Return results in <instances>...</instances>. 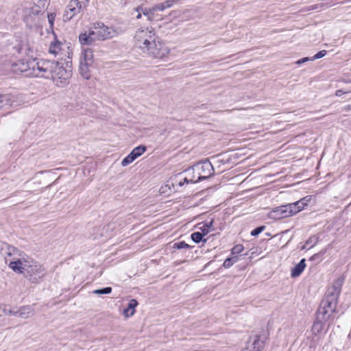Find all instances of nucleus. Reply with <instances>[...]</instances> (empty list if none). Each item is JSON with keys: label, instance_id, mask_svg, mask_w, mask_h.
I'll list each match as a JSON object with an SVG mask.
<instances>
[{"label": "nucleus", "instance_id": "46", "mask_svg": "<svg viewBox=\"0 0 351 351\" xmlns=\"http://www.w3.org/2000/svg\"><path fill=\"white\" fill-rule=\"evenodd\" d=\"M345 82H350L351 81L350 80H346Z\"/></svg>", "mask_w": 351, "mask_h": 351}, {"label": "nucleus", "instance_id": "24", "mask_svg": "<svg viewBox=\"0 0 351 351\" xmlns=\"http://www.w3.org/2000/svg\"><path fill=\"white\" fill-rule=\"evenodd\" d=\"M213 225V221L211 220L210 222L204 223L202 226H200L199 228V229L204 234V235H206L208 232L214 230Z\"/></svg>", "mask_w": 351, "mask_h": 351}, {"label": "nucleus", "instance_id": "1", "mask_svg": "<svg viewBox=\"0 0 351 351\" xmlns=\"http://www.w3.org/2000/svg\"><path fill=\"white\" fill-rule=\"evenodd\" d=\"M134 39L137 48L143 53L154 58H162L169 53V49L158 37L152 27L138 28L136 31Z\"/></svg>", "mask_w": 351, "mask_h": 351}, {"label": "nucleus", "instance_id": "42", "mask_svg": "<svg viewBox=\"0 0 351 351\" xmlns=\"http://www.w3.org/2000/svg\"><path fill=\"white\" fill-rule=\"evenodd\" d=\"M123 315L126 317H130V316H132L133 315H130V310L127 308L125 309H124L123 311Z\"/></svg>", "mask_w": 351, "mask_h": 351}, {"label": "nucleus", "instance_id": "38", "mask_svg": "<svg viewBox=\"0 0 351 351\" xmlns=\"http://www.w3.org/2000/svg\"><path fill=\"white\" fill-rule=\"evenodd\" d=\"M310 60H311V58L306 57V58H303L298 60L296 62V64L300 65V64H303L306 62L310 61Z\"/></svg>", "mask_w": 351, "mask_h": 351}, {"label": "nucleus", "instance_id": "5", "mask_svg": "<svg viewBox=\"0 0 351 351\" xmlns=\"http://www.w3.org/2000/svg\"><path fill=\"white\" fill-rule=\"evenodd\" d=\"M44 59L30 60L28 61L19 60L16 63L12 64V71L16 73H24L27 77H40L41 69L40 62Z\"/></svg>", "mask_w": 351, "mask_h": 351}, {"label": "nucleus", "instance_id": "19", "mask_svg": "<svg viewBox=\"0 0 351 351\" xmlns=\"http://www.w3.org/2000/svg\"><path fill=\"white\" fill-rule=\"evenodd\" d=\"M63 44L56 40L55 41L52 42L51 44H50V46H49V52L53 55H58L60 53V51H62Z\"/></svg>", "mask_w": 351, "mask_h": 351}, {"label": "nucleus", "instance_id": "2", "mask_svg": "<svg viewBox=\"0 0 351 351\" xmlns=\"http://www.w3.org/2000/svg\"><path fill=\"white\" fill-rule=\"evenodd\" d=\"M40 77L51 79L53 83L59 87H64L69 83L72 75V65L71 61L66 62V66L60 62L44 60L40 62Z\"/></svg>", "mask_w": 351, "mask_h": 351}, {"label": "nucleus", "instance_id": "12", "mask_svg": "<svg viewBox=\"0 0 351 351\" xmlns=\"http://www.w3.org/2000/svg\"><path fill=\"white\" fill-rule=\"evenodd\" d=\"M291 216L290 211H287L285 205H282L272 209L269 213L268 217L270 219L278 220Z\"/></svg>", "mask_w": 351, "mask_h": 351}, {"label": "nucleus", "instance_id": "3", "mask_svg": "<svg viewBox=\"0 0 351 351\" xmlns=\"http://www.w3.org/2000/svg\"><path fill=\"white\" fill-rule=\"evenodd\" d=\"M11 264L12 270L18 274H23L27 280L34 284L40 283L47 273L42 264L27 256L23 261Z\"/></svg>", "mask_w": 351, "mask_h": 351}, {"label": "nucleus", "instance_id": "8", "mask_svg": "<svg viewBox=\"0 0 351 351\" xmlns=\"http://www.w3.org/2000/svg\"><path fill=\"white\" fill-rule=\"evenodd\" d=\"M193 174L197 182L204 180L214 174V168L208 160L199 162L193 166Z\"/></svg>", "mask_w": 351, "mask_h": 351}, {"label": "nucleus", "instance_id": "30", "mask_svg": "<svg viewBox=\"0 0 351 351\" xmlns=\"http://www.w3.org/2000/svg\"><path fill=\"white\" fill-rule=\"evenodd\" d=\"M138 305V302L132 299L130 300L128 308L130 310V315H134L135 313V307Z\"/></svg>", "mask_w": 351, "mask_h": 351}, {"label": "nucleus", "instance_id": "23", "mask_svg": "<svg viewBox=\"0 0 351 351\" xmlns=\"http://www.w3.org/2000/svg\"><path fill=\"white\" fill-rule=\"evenodd\" d=\"M319 241V237L317 235L311 236L306 241L302 249L311 248L315 246Z\"/></svg>", "mask_w": 351, "mask_h": 351}, {"label": "nucleus", "instance_id": "21", "mask_svg": "<svg viewBox=\"0 0 351 351\" xmlns=\"http://www.w3.org/2000/svg\"><path fill=\"white\" fill-rule=\"evenodd\" d=\"M11 96L10 95H0V108L12 106Z\"/></svg>", "mask_w": 351, "mask_h": 351}, {"label": "nucleus", "instance_id": "40", "mask_svg": "<svg viewBox=\"0 0 351 351\" xmlns=\"http://www.w3.org/2000/svg\"><path fill=\"white\" fill-rule=\"evenodd\" d=\"M76 2H79V5H81L86 8L89 2V0H77Z\"/></svg>", "mask_w": 351, "mask_h": 351}, {"label": "nucleus", "instance_id": "28", "mask_svg": "<svg viewBox=\"0 0 351 351\" xmlns=\"http://www.w3.org/2000/svg\"><path fill=\"white\" fill-rule=\"evenodd\" d=\"M238 261V258L237 256L233 258H228L223 262V267L225 268L230 267L234 263H235Z\"/></svg>", "mask_w": 351, "mask_h": 351}, {"label": "nucleus", "instance_id": "20", "mask_svg": "<svg viewBox=\"0 0 351 351\" xmlns=\"http://www.w3.org/2000/svg\"><path fill=\"white\" fill-rule=\"evenodd\" d=\"M90 65H86V64L80 62V72L81 75L86 80H88L90 77L89 67Z\"/></svg>", "mask_w": 351, "mask_h": 351}, {"label": "nucleus", "instance_id": "14", "mask_svg": "<svg viewBox=\"0 0 351 351\" xmlns=\"http://www.w3.org/2000/svg\"><path fill=\"white\" fill-rule=\"evenodd\" d=\"M80 62L92 66L93 63V53L90 49H84L80 58Z\"/></svg>", "mask_w": 351, "mask_h": 351}, {"label": "nucleus", "instance_id": "17", "mask_svg": "<svg viewBox=\"0 0 351 351\" xmlns=\"http://www.w3.org/2000/svg\"><path fill=\"white\" fill-rule=\"evenodd\" d=\"M306 267V261L304 258H302L298 264H297L292 269H291V277L295 278L299 276L304 269Z\"/></svg>", "mask_w": 351, "mask_h": 351}, {"label": "nucleus", "instance_id": "18", "mask_svg": "<svg viewBox=\"0 0 351 351\" xmlns=\"http://www.w3.org/2000/svg\"><path fill=\"white\" fill-rule=\"evenodd\" d=\"M49 5L48 0H38L37 3L32 8V13L38 14L44 12Z\"/></svg>", "mask_w": 351, "mask_h": 351}, {"label": "nucleus", "instance_id": "11", "mask_svg": "<svg viewBox=\"0 0 351 351\" xmlns=\"http://www.w3.org/2000/svg\"><path fill=\"white\" fill-rule=\"evenodd\" d=\"M343 285V280L341 278H338L336 280L332 287L328 289L325 297L332 300L334 299L335 302L337 303L338 298L341 290V287Z\"/></svg>", "mask_w": 351, "mask_h": 351}, {"label": "nucleus", "instance_id": "35", "mask_svg": "<svg viewBox=\"0 0 351 351\" xmlns=\"http://www.w3.org/2000/svg\"><path fill=\"white\" fill-rule=\"evenodd\" d=\"M165 10V9L162 3L155 4L152 7V10L154 12V13L156 11H163Z\"/></svg>", "mask_w": 351, "mask_h": 351}, {"label": "nucleus", "instance_id": "39", "mask_svg": "<svg viewBox=\"0 0 351 351\" xmlns=\"http://www.w3.org/2000/svg\"><path fill=\"white\" fill-rule=\"evenodd\" d=\"M295 204L297 206V208L300 209V211H301L304 208V203L302 201H300V199L295 202Z\"/></svg>", "mask_w": 351, "mask_h": 351}, {"label": "nucleus", "instance_id": "45", "mask_svg": "<svg viewBox=\"0 0 351 351\" xmlns=\"http://www.w3.org/2000/svg\"><path fill=\"white\" fill-rule=\"evenodd\" d=\"M138 12V14L137 16H136V18L137 19H140L141 17V12Z\"/></svg>", "mask_w": 351, "mask_h": 351}, {"label": "nucleus", "instance_id": "9", "mask_svg": "<svg viewBox=\"0 0 351 351\" xmlns=\"http://www.w3.org/2000/svg\"><path fill=\"white\" fill-rule=\"evenodd\" d=\"M76 1L77 0L70 1L63 15L64 21H69L75 16L80 14L82 10L85 9L84 7L79 5V2H76Z\"/></svg>", "mask_w": 351, "mask_h": 351}, {"label": "nucleus", "instance_id": "36", "mask_svg": "<svg viewBox=\"0 0 351 351\" xmlns=\"http://www.w3.org/2000/svg\"><path fill=\"white\" fill-rule=\"evenodd\" d=\"M265 227L264 226H259L255 229H254L251 232V235L253 237L258 236L261 232H262L265 230Z\"/></svg>", "mask_w": 351, "mask_h": 351}, {"label": "nucleus", "instance_id": "13", "mask_svg": "<svg viewBox=\"0 0 351 351\" xmlns=\"http://www.w3.org/2000/svg\"><path fill=\"white\" fill-rule=\"evenodd\" d=\"M34 313V309L30 306H21L17 311L11 310L10 314L23 319H27L30 317Z\"/></svg>", "mask_w": 351, "mask_h": 351}, {"label": "nucleus", "instance_id": "43", "mask_svg": "<svg viewBox=\"0 0 351 351\" xmlns=\"http://www.w3.org/2000/svg\"><path fill=\"white\" fill-rule=\"evenodd\" d=\"M300 201H302V202H303V203H304V207H305L306 206H307L308 202V201H309V199H308V197H306L302 198V199H300Z\"/></svg>", "mask_w": 351, "mask_h": 351}, {"label": "nucleus", "instance_id": "4", "mask_svg": "<svg viewBox=\"0 0 351 351\" xmlns=\"http://www.w3.org/2000/svg\"><path fill=\"white\" fill-rule=\"evenodd\" d=\"M115 34V30L112 27L105 25L101 22H96L88 32H85L79 35V42L82 45H89L95 41L110 39Z\"/></svg>", "mask_w": 351, "mask_h": 351}, {"label": "nucleus", "instance_id": "10", "mask_svg": "<svg viewBox=\"0 0 351 351\" xmlns=\"http://www.w3.org/2000/svg\"><path fill=\"white\" fill-rule=\"evenodd\" d=\"M146 151V147L145 145H139L132 149V151L121 161V165L126 167L133 161H134L138 157L141 156Z\"/></svg>", "mask_w": 351, "mask_h": 351}, {"label": "nucleus", "instance_id": "32", "mask_svg": "<svg viewBox=\"0 0 351 351\" xmlns=\"http://www.w3.org/2000/svg\"><path fill=\"white\" fill-rule=\"evenodd\" d=\"M327 53V51L326 50H322L317 52L315 56L313 57H311V61H313L317 59H319L325 56Z\"/></svg>", "mask_w": 351, "mask_h": 351}, {"label": "nucleus", "instance_id": "6", "mask_svg": "<svg viewBox=\"0 0 351 351\" xmlns=\"http://www.w3.org/2000/svg\"><path fill=\"white\" fill-rule=\"evenodd\" d=\"M0 254L4 257L5 263L11 269L12 263H18L23 261L26 256L16 247L5 242L0 243Z\"/></svg>", "mask_w": 351, "mask_h": 351}, {"label": "nucleus", "instance_id": "7", "mask_svg": "<svg viewBox=\"0 0 351 351\" xmlns=\"http://www.w3.org/2000/svg\"><path fill=\"white\" fill-rule=\"evenodd\" d=\"M337 304V303L335 302L334 299L331 300V299L324 297L317 311L315 319L327 322L335 312Z\"/></svg>", "mask_w": 351, "mask_h": 351}, {"label": "nucleus", "instance_id": "27", "mask_svg": "<svg viewBox=\"0 0 351 351\" xmlns=\"http://www.w3.org/2000/svg\"><path fill=\"white\" fill-rule=\"evenodd\" d=\"M203 236L204 234L201 232H193L191 237V239L196 243H199L202 239H203Z\"/></svg>", "mask_w": 351, "mask_h": 351}, {"label": "nucleus", "instance_id": "41", "mask_svg": "<svg viewBox=\"0 0 351 351\" xmlns=\"http://www.w3.org/2000/svg\"><path fill=\"white\" fill-rule=\"evenodd\" d=\"M348 93H349V91H348ZM345 93H347L346 91H344L341 89H339V90H337L336 92H335V95L337 96V97H340L342 95L345 94Z\"/></svg>", "mask_w": 351, "mask_h": 351}, {"label": "nucleus", "instance_id": "31", "mask_svg": "<svg viewBox=\"0 0 351 351\" xmlns=\"http://www.w3.org/2000/svg\"><path fill=\"white\" fill-rule=\"evenodd\" d=\"M180 0H167L163 3L165 9L171 8L174 4L180 3Z\"/></svg>", "mask_w": 351, "mask_h": 351}, {"label": "nucleus", "instance_id": "15", "mask_svg": "<svg viewBox=\"0 0 351 351\" xmlns=\"http://www.w3.org/2000/svg\"><path fill=\"white\" fill-rule=\"evenodd\" d=\"M326 322L315 319L311 327V331L315 337L319 336L322 332Z\"/></svg>", "mask_w": 351, "mask_h": 351}, {"label": "nucleus", "instance_id": "16", "mask_svg": "<svg viewBox=\"0 0 351 351\" xmlns=\"http://www.w3.org/2000/svg\"><path fill=\"white\" fill-rule=\"evenodd\" d=\"M263 348V341H261L258 336H255L252 344L248 345L245 350L247 351L249 350L250 349L252 351H261Z\"/></svg>", "mask_w": 351, "mask_h": 351}, {"label": "nucleus", "instance_id": "29", "mask_svg": "<svg viewBox=\"0 0 351 351\" xmlns=\"http://www.w3.org/2000/svg\"><path fill=\"white\" fill-rule=\"evenodd\" d=\"M112 292V288L110 287H107L103 289H95L93 291V293L97 295H101V294H109Z\"/></svg>", "mask_w": 351, "mask_h": 351}, {"label": "nucleus", "instance_id": "44", "mask_svg": "<svg viewBox=\"0 0 351 351\" xmlns=\"http://www.w3.org/2000/svg\"><path fill=\"white\" fill-rule=\"evenodd\" d=\"M350 110H351V106L350 105L346 106V107L343 108V110L345 111H348Z\"/></svg>", "mask_w": 351, "mask_h": 351}, {"label": "nucleus", "instance_id": "25", "mask_svg": "<svg viewBox=\"0 0 351 351\" xmlns=\"http://www.w3.org/2000/svg\"><path fill=\"white\" fill-rule=\"evenodd\" d=\"M285 208H287V211H290L291 216L295 215L300 212V209L297 208L295 202L286 204Z\"/></svg>", "mask_w": 351, "mask_h": 351}, {"label": "nucleus", "instance_id": "34", "mask_svg": "<svg viewBox=\"0 0 351 351\" xmlns=\"http://www.w3.org/2000/svg\"><path fill=\"white\" fill-rule=\"evenodd\" d=\"M244 250V247L242 245H237L232 249V254H239L241 253Z\"/></svg>", "mask_w": 351, "mask_h": 351}, {"label": "nucleus", "instance_id": "33", "mask_svg": "<svg viewBox=\"0 0 351 351\" xmlns=\"http://www.w3.org/2000/svg\"><path fill=\"white\" fill-rule=\"evenodd\" d=\"M190 246L184 241H180L173 244V248L176 249H185L189 248Z\"/></svg>", "mask_w": 351, "mask_h": 351}, {"label": "nucleus", "instance_id": "26", "mask_svg": "<svg viewBox=\"0 0 351 351\" xmlns=\"http://www.w3.org/2000/svg\"><path fill=\"white\" fill-rule=\"evenodd\" d=\"M198 182L197 180H196L195 176L194 174L193 175V177L191 178H184L182 180H180L178 182V184L180 186H183L184 183L189 184V183H196Z\"/></svg>", "mask_w": 351, "mask_h": 351}, {"label": "nucleus", "instance_id": "22", "mask_svg": "<svg viewBox=\"0 0 351 351\" xmlns=\"http://www.w3.org/2000/svg\"><path fill=\"white\" fill-rule=\"evenodd\" d=\"M135 10L136 12H141L145 16H147L149 21H152L154 20V12L152 10V8H143L142 6H138Z\"/></svg>", "mask_w": 351, "mask_h": 351}, {"label": "nucleus", "instance_id": "37", "mask_svg": "<svg viewBox=\"0 0 351 351\" xmlns=\"http://www.w3.org/2000/svg\"><path fill=\"white\" fill-rule=\"evenodd\" d=\"M55 14H48V21H49V23H50L51 26H53V22H54V20H55Z\"/></svg>", "mask_w": 351, "mask_h": 351}]
</instances>
